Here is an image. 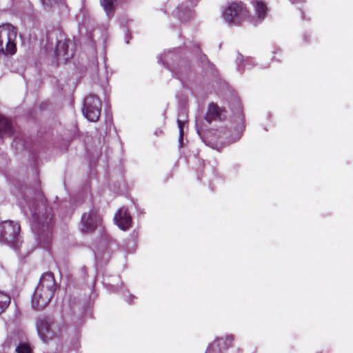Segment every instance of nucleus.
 Masks as SVG:
<instances>
[{
    "instance_id": "nucleus-12",
    "label": "nucleus",
    "mask_w": 353,
    "mask_h": 353,
    "mask_svg": "<svg viewBox=\"0 0 353 353\" xmlns=\"http://www.w3.org/2000/svg\"><path fill=\"white\" fill-rule=\"evenodd\" d=\"M13 134L14 127L11 121L0 114V137H10Z\"/></svg>"
},
{
    "instance_id": "nucleus-15",
    "label": "nucleus",
    "mask_w": 353,
    "mask_h": 353,
    "mask_svg": "<svg viewBox=\"0 0 353 353\" xmlns=\"http://www.w3.org/2000/svg\"><path fill=\"white\" fill-rule=\"evenodd\" d=\"M6 39L7 42L3 52L8 54H14L17 51L16 43L12 40L10 37L7 36Z\"/></svg>"
},
{
    "instance_id": "nucleus-16",
    "label": "nucleus",
    "mask_w": 353,
    "mask_h": 353,
    "mask_svg": "<svg viewBox=\"0 0 353 353\" xmlns=\"http://www.w3.org/2000/svg\"><path fill=\"white\" fill-rule=\"evenodd\" d=\"M17 353H31L32 350L28 343H21L16 347Z\"/></svg>"
},
{
    "instance_id": "nucleus-1",
    "label": "nucleus",
    "mask_w": 353,
    "mask_h": 353,
    "mask_svg": "<svg viewBox=\"0 0 353 353\" xmlns=\"http://www.w3.org/2000/svg\"><path fill=\"white\" fill-rule=\"evenodd\" d=\"M56 290V282L52 272L43 273L32 298V305L37 310L44 309Z\"/></svg>"
},
{
    "instance_id": "nucleus-14",
    "label": "nucleus",
    "mask_w": 353,
    "mask_h": 353,
    "mask_svg": "<svg viewBox=\"0 0 353 353\" xmlns=\"http://www.w3.org/2000/svg\"><path fill=\"white\" fill-rule=\"evenodd\" d=\"M10 303V296L6 293L0 291V314H2L7 309Z\"/></svg>"
},
{
    "instance_id": "nucleus-10",
    "label": "nucleus",
    "mask_w": 353,
    "mask_h": 353,
    "mask_svg": "<svg viewBox=\"0 0 353 353\" xmlns=\"http://www.w3.org/2000/svg\"><path fill=\"white\" fill-rule=\"evenodd\" d=\"M37 329L39 336L43 341H47L52 338L51 322L48 319H39L37 323Z\"/></svg>"
},
{
    "instance_id": "nucleus-9",
    "label": "nucleus",
    "mask_w": 353,
    "mask_h": 353,
    "mask_svg": "<svg viewBox=\"0 0 353 353\" xmlns=\"http://www.w3.org/2000/svg\"><path fill=\"white\" fill-rule=\"evenodd\" d=\"M117 225L123 230H126L131 227L132 216L126 209L121 208L115 214L114 218Z\"/></svg>"
},
{
    "instance_id": "nucleus-6",
    "label": "nucleus",
    "mask_w": 353,
    "mask_h": 353,
    "mask_svg": "<svg viewBox=\"0 0 353 353\" xmlns=\"http://www.w3.org/2000/svg\"><path fill=\"white\" fill-rule=\"evenodd\" d=\"M101 220L99 211L95 208L91 209L88 213H83L81 219L82 232L90 233L94 231Z\"/></svg>"
},
{
    "instance_id": "nucleus-5",
    "label": "nucleus",
    "mask_w": 353,
    "mask_h": 353,
    "mask_svg": "<svg viewBox=\"0 0 353 353\" xmlns=\"http://www.w3.org/2000/svg\"><path fill=\"white\" fill-rule=\"evenodd\" d=\"M101 102L99 98L94 95L88 96L84 101L83 113L91 122H96L101 115Z\"/></svg>"
},
{
    "instance_id": "nucleus-8",
    "label": "nucleus",
    "mask_w": 353,
    "mask_h": 353,
    "mask_svg": "<svg viewBox=\"0 0 353 353\" xmlns=\"http://www.w3.org/2000/svg\"><path fill=\"white\" fill-rule=\"evenodd\" d=\"M225 109L221 108L216 103L212 102L208 105L205 119L208 123H211L213 121H222L225 117Z\"/></svg>"
},
{
    "instance_id": "nucleus-2",
    "label": "nucleus",
    "mask_w": 353,
    "mask_h": 353,
    "mask_svg": "<svg viewBox=\"0 0 353 353\" xmlns=\"http://www.w3.org/2000/svg\"><path fill=\"white\" fill-rule=\"evenodd\" d=\"M33 225L38 232H50L53 226L52 209L41 199L35 204L32 212Z\"/></svg>"
},
{
    "instance_id": "nucleus-11",
    "label": "nucleus",
    "mask_w": 353,
    "mask_h": 353,
    "mask_svg": "<svg viewBox=\"0 0 353 353\" xmlns=\"http://www.w3.org/2000/svg\"><path fill=\"white\" fill-rule=\"evenodd\" d=\"M252 6L256 13V21L261 22L266 18L269 10L267 3L262 0H254Z\"/></svg>"
},
{
    "instance_id": "nucleus-18",
    "label": "nucleus",
    "mask_w": 353,
    "mask_h": 353,
    "mask_svg": "<svg viewBox=\"0 0 353 353\" xmlns=\"http://www.w3.org/2000/svg\"><path fill=\"white\" fill-rule=\"evenodd\" d=\"M6 26L8 28V30L11 31L12 34L15 37L17 35L16 28L10 24L6 25Z\"/></svg>"
},
{
    "instance_id": "nucleus-13",
    "label": "nucleus",
    "mask_w": 353,
    "mask_h": 353,
    "mask_svg": "<svg viewBox=\"0 0 353 353\" xmlns=\"http://www.w3.org/2000/svg\"><path fill=\"white\" fill-rule=\"evenodd\" d=\"M117 0H100V3L103 8L106 14L110 17L112 16L115 11L114 3Z\"/></svg>"
},
{
    "instance_id": "nucleus-21",
    "label": "nucleus",
    "mask_w": 353,
    "mask_h": 353,
    "mask_svg": "<svg viewBox=\"0 0 353 353\" xmlns=\"http://www.w3.org/2000/svg\"><path fill=\"white\" fill-rule=\"evenodd\" d=\"M226 340L230 341V342H232V336H227L226 337Z\"/></svg>"
},
{
    "instance_id": "nucleus-3",
    "label": "nucleus",
    "mask_w": 353,
    "mask_h": 353,
    "mask_svg": "<svg viewBox=\"0 0 353 353\" xmlns=\"http://www.w3.org/2000/svg\"><path fill=\"white\" fill-rule=\"evenodd\" d=\"M222 16L229 24L239 26L251 17L249 10L242 1L228 3L222 10Z\"/></svg>"
},
{
    "instance_id": "nucleus-19",
    "label": "nucleus",
    "mask_w": 353,
    "mask_h": 353,
    "mask_svg": "<svg viewBox=\"0 0 353 353\" xmlns=\"http://www.w3.org/2000/svg\"><path fill=\"white\" fill-rule=\"evenodd\" d=\"M3 43L4 40L3 39V37L0 34V52H4Z\"/></svg>"
},
{
    "instance_id": "nucleus-20",
    "label": "nucleus",
    "mask_w": 353,
    "mask_h": 353,
    "mask_svg": "<svg viewBox=\"0 0 353 353\" xmlns=\"http://www.w3.org/2000/svg\"><path fill=\"white\" fill-rule=\"evenodd\" d=\"M272 60L273 61H280V59H278L276 56H273L272 58Z\"/></svg>"
},
{
    "instance_id": "nucleus-17",
    "label": "nucleus",
    "mask_w": 353,
    "mask_h": 353,
    "mask_svg": "<svg viewBox=\"0 0 353 353\" xmlns=\"http://www.w3.org/2000/svg\"><path fill=\"white\" fill-rule=\"evenodd\" d=\"M184 117L183 120H181V119H177V124H178V127L179 128V133H180L181 139H183V126H184L185 122L187 121L186 113H184V117Z\"/></svg>"
},
{
    "instance_id": "nucleus-4",
    "label": "nucleus",
    "mask_w": 353,
    "mask_h": 353,
    "mask_svg": "<svg viewBox=\"0 0 353 353\" xmlns=\"http://www.w3.org/2000/svg\"><path fill=\"white\" fill-rule=\"evenodd\" d=\"M21 226L18 223L12 221H6L0 223V241L12 246L17 248Z\"/></svg>"
},
{
    "instance_id": "nucleus-7",
    "label": "nucleus",
    "mask_w": 353,
    "mask_h": 353,
    "mask_svg": "<svg viewBox=\"0 0 353 353\" xmlns=\"http://www.w3.org/2000/svg\"><path fill=\"white\" fill-rule=\"evenodd\" d=\"M70 42V41L69 39H65L64 41L61 40L57 41L54 53L58 62H66L68 60H69L70 58L73 57V52L72 50L71 52L68 50V43Z\"/></svg>"
}]
</instances>
